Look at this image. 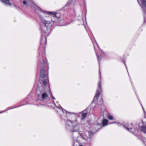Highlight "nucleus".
Wrapping results in <instances>:
<instances>
[{
  "instance_id": "423d86ee",
  "label": "nucleus",
  "mask_w": 146,
  "mask_h": 146,
  "mask_svg": "<svg viewBox=\"0 0 146 146\" xmlns=\"http://www.w3.org/2000/svg\"><path fill=\"white\" fill-rule=\"evenodd\" d=\"M40 76L42 78H45L46 76L44 68H41L40 72Z\"/></svg>"
},
{
  "instance_id": "9d476101",
  "label": "nucleus",
  "mask_w": 146,
  "mask_h": 146,
  "mask_svg": "<svg viewBox=\"0 0 146 146\" xmlns=\"http://www.w3.org/2000/svg\"><path fill=\"white\" fill-rule=\"evenodd\" d=\"M48 96V95L45 92L43 93L42 95V98L43 99L45 100L46 99Z\"/></svg>"
},
{
  "instance_id": "4468645a",
  "label": "nucleus",
  "mask_w": 146,
  "mask_h": 146,
  "mask_svg": "<svg viewBox=\"0 0 146 146\" xmlns=\"http://www.w3.org/2000/svg\"><path fill=\"white\" fill-rule=\"evenodd\" d=\"M103 104V99L102 98H100V100L97 102V104L99 105H102Z\"/></svg>"
},
{
  "instance_id": "f8f14e48",
  "label": "nucleus",
  "mask_w": 146,
  "mask_h": 146,
  "mask_svg": "<svg viewBox=\"0 0 146 146\" xmlns=\"http://www.w3.org/2000/svg\"><path fill=\"white\" fill-rule=\"evenodd\" d=\"M108 122V120L106 119H104L102 121V126H104L107 125Z\"/></svg>"
},
{
  "instance_id": "0eeeda50",
  "label": "nucleus",
  "mask_w": 146,
  "mask_h": 146,
  "mask_svg": "<svg viewBox=\"0 0 146 146\" xmlns=\"http://www.w3.org/2000/svg\"><path fill=\"white\" fill-rule=\"evenodd\" d=\"M0 1L5 5H9V0H0Z\"/></svg>"
},
{
  "instance_id": "f257e3e1",
  "label": "nucleus",
  "mask_w": 146,
  "mask_h": 146,
  "mask_svg": "<svg viewBox=\"0 0 146 146\" xmlns=\"http://www.w3.org/2000/svg\"><path fill=\"white\" fill-rule=\"evenodd\" d=\"M41 30V35L40 47L42 46L45 49V45L46 44V37L49 35L50 32V28H42Z\"/></svg>"
},
{
  "instance_id": "ddd939ff",
  "label": "nucleus",
  "mask_w": 146,
  "mask_h": 146,
  "mask_svg": "<svg viewBox=\"0 0 146 146\" xmlns=\"http://www.w3.org/2000/svg\"><path fill=\"white\" fill-rule=\"evenodd\" d=\"M44 22L45 23V27H48L51 26H49V25L50 23V21L45 20L44 21Z\"/></svg>"
},
{
  "instance_id": "6ab92c4d",
  "label": "nucleus",
  "mask_w": 146,
  "mask_h": 146,
  "mask_svg": "<svg viewBox=\"0 0 146 146\" xmlns=\"http://www.w3.org/2000/svg\"><path fill=\"white\" fill-rule=\"evenodd\" d=\"M108 118L109 119L112 120L113 119V118L112 116H111V115H109L108 116Z\"/></svg>"
},
{
  "instance_id": "6e6552de",
  "label": "nucleus",
  "mask_w": 146,
  "mask_h": 146,
  "mask_svg": "<svg viewBox=\"0 0 146 146\" xmlns=\"http://www.w3.org/2000/svg\"><path fill=\"white\" fill-rule=\"evenodd\" d=\"M123 126L124 128H125L127 130L130 131L131 132L133 133V131H131V130L132 129V124L130 125L127 127H125L124 126Z\"/></svg>"
},
{
  "instance_id": "dca6fc26",
  "label": "nucleus",
  "mask_w": 146,
  "mask_h": 146,
  "mask_svg": "<svg viewBox=\"0 0 146 146\" xmlns=\"http://www.w3.org/2000/svg\"><path fill=\"white\" fill-rule=\"evenodd\" d=\"M42 83L44 86H45L47 84V81L46 79H43L42 80Z\"/></svg>"
},
{
  "instance_id": "393cba45",
  "label": "nucleus",
  "mask_w": 146,
  "mask_h": 146,
  "mask_svg": "<svg viewBox=\"0 0 146 146\" xmlns=\"http://www.w3.org/2000/svg\"><path fill=\"white\" fill-rule=\"evenodd\" d=\"M5 111H1V112H0V113H2L3 112H4Z\"/></svg>"
},
{
  "instance_id": "a878e982",
  "label": "nucleus",
  "mask_w": 146,
  "mask_h": 146,
  "mask_svg": "<svg viewBox=\"0 0 146 146\" xmlns=\"http://www.w3.org/2000/svg\"><path fill=\"white\" fill-rule=\"evenodd\" d=\"M16 8L17 9H20V8L19 7H16Z\"/></svg>"
},
{
  "instance_id": "7ed1b4c3",
  "label": "nucleus",
  "mask_w": 146,
  "mask_h": 146,
  "mask_svg": "<svg viewBox=\"0 0 146 146\" xmlns=\"http://www.w3.org/2000/svg\"><path fill=\"white\" fill-rule=\"evenodd\" d=\"M35 11L39 15L40 18L42 19V17H41V14L39 13V12L40 13L42 12L44 14H52L53 15V18L54 19H55V20H53V19H52L51 20L53 22H56L58 21V19L60 18V17L59 16L60 15V13H55L52 12H48L47 11H45L42 10L40 8L38 7L37 9H36Z\"/></svg>"
},
{
  "instance_id": "412c9836",
  "label": "nucleus",
  "mask_w": 146,
  "mask_h": 146,
  "mask_svg": "<svg viewBox=\"0 0 146 146\" xmlns=\"http://www.w3.org/2000/svg\"><path fill=\"white\" fill-rule=\"evenodd\" d=\"M50 96H52V98L53 99V100L55 99V98L53 96H52V94L51 93V94Z\"/></svg>"
},
{
  "instance_id": "1a4fd4ad",
  "label": "nucleus",
  "mask_w": 146,
  "mask_h": 146,
  "mask_svg": "<svg viewBox=\"0 0 146 146\" xmlns=\"http://www.w3.org/2000/svg\"><path fill=\"white\" fill-rule=\"evenodd\" d=\"M88 114V113H84V112L83 111L82 113V116L81 117V120H83L86 117L87 115Z\"/></svg>"
},
{
  "instance_id": "2eb2a0df",
  "label": "nucleus",
  "mask_w": 146,
  "mask_h": 146,
  "mask_svg": "<svg viewBox=\"0 0 146 146\" xmlns=\"http://www.w3.org/2000/svg\"><path fill=\"white\" fill-rule=\"evenodd\" d=\"M76 0H70L69 1L66 5H68L70 4H72V3H74Z\"/></svg>"
},
{
  "instance_id": "f03ea898",
  "label": "nucleus",
  "mask_w": 146,
  "mask_h": 146,
  "mask_svg": "<svg viewBox=\"0 0 146 146\" xmlns=\"http://www.w3.org/2000/svg\"><path fill=\"white\" fill-rule=\"evenodd\" d=\"M66 128L71 132H77L80 129L79 125L76 121H71L68 120L66 122Z\"/></svg>"
},
{
  "instance_id": "cd10ccee",
  "label": "nucleus",
  "mask_w": 146,
  "mask_h": 146,
  "mask_svg": "<svg viewBox=\"0 0 146 146\" xmlns=\"http://www.w3.org/2000/svg\"><path fill=\"white\" fill-rule=\"evenodd\" d=\"M144 113H145V115L146 116V113H145V112H144Z\"/></svg>"
},
{
  "instance_id": "5701e85b",
  "label": "nucleus",
  "mask_w": 146,
  "mask_h": 146,
  "mask_svg": "<svg viewBox=\"0 0 146 146\" xmlns=\"http://www.w3.org/2000/svg\"><path fill=\"white\" fill-rule=\"evenodd\" d=\"M75 143H76V144H78V142H76L75 143L74 142L73 143V146H75Z\"/></svg>"
},
{
  "instance_id": "aec40b11",
  "label": "nucleus",
  "mask_w": 146,
  "mask_h": 146,
  "mask_svg": "<svg viewBox=\"0 0 146 146\" xmlns=\"http://www.w3.org/2000/svg\"><path fill=\"white\" fill-rule=\"evenodd\" d=\"M40 91L37 90L36 91L38 97H39L40 95Z\"/></svg>"
},
{
  "instance_id": "bb28decb",
  "label": "nucleus",
  "mask_w": 146,
  "mask_h": 146,
  "mask_svg": "<svg viewBox=\"0 0 146 146\" xmlns=\"http://www.w3.org/2000/svg\"><path fill=\"white\" fill-rule=\"evenodd\" d=\"M123 63H124V64H125V65L126 66L125 62L124 61H123Z\"/></svg>"
},
{
  "instance_id": "9b49d317",
  "label": "nucleus",
  "mask_w": 146,
  "mask_h": 146,
  "mask_svg": "<svg viewBox=\"0 0 146 146\" xmlns=\"http://www.w3.org/2000/svg\"><path fill=\"white\" fill-rule=\"evenodd\" d=\"M141 131L145 133H146V125H143L141 127Z\"/></svg>"
},
{
  "instance_id": "c85d7f7f",
  "label": "nucleus",
  "mask_w": 146,
  "mask_h": 146,
  "mask_svg": "<svg viewBox=\"0 0 146 146\" xmlns=\"http://www.w3.org/2000/svg\"><path fill=\"white\" fill-rule=\"evenodd\" d=\"M79 146H83L82 145H79Z\"/></svg>"
},
{
  "instance_id": "39448f33",
  "label": "nucleus",
  "mask_w": 146,
  "mask_h": 146,
  "mask_svg": "<svg viewBox=\"0 0 146 146\" xmlns=\"http://www.w3.org/2000/svg\"><path fill=\"white\" fill-rule=\"evenodd\" d=\"M101 86V81L100 80L98 83V89H97L96 91L95 97L93 101H96L100 96V92L102 91Z\"/></svg>"
},
{
  "instance_id": "20e7f679",
  "label": "nucleus",
  "mask_w": 146,
  "mask_h": 146,
  "mask_svg": "<svg viewBox=\"0 0 146 146\" xmlns=\"http://www.w3.org/2000/svg\"><path fill=\"white\" fill-rule=\"evenodd\" d=\"M79 135L83 139L87 141H88L90 142L91 138L93 134L92 131H88L86 133L85 135L81 133H79Z\"/></svg>"
},
{
  "instance_id": "c756f323",
  "label": "nucleus",
  "mask_w": 146,
  "mask_h": 146,
  "mask_svg": "<svg viewBox=\"0 0 146 146\" xmlns=\"http://www.w3.org/2000/svg\"><path fill=\"white\" fill-rule=\"evenodd\" d=\"M143 110L144 111V109L143 108Z\"/></svg>"
},
{
  "instance_id": "b1692460",
  "label": "nucleus",
  "mask_w": 146,
  "mask_h": 146,
  "mask_svg": "<svg viewBox=\"0 0 146 146\" xmlns=\"http://www.w3.org/2000/svg\"><path fill=\"white\" fill-rule=\"evenodd\" d=\"M62 110L63 111V112H64V111H66V110H65L63 108H62Z\"/></svg>"
},
{
  "instance_id": "4be33fe9",
  "label": "nucleus",
  "mask_w": 146,
  "mask_h": 146,
  "mask_svg": "<svg viewBox=\"0 0 146 146\" xmlns=\"http://www.w3.org/2000/svg\"><path fill=\"white\" fill-rule=\"evenodd\" d=\"M97 125L98 126H101V123H98L97 124Z\"/></svg>"
},
{
  "instance_id": "f3484780",
  "label": "nucleus",
  "mask_w": 146,
  "mask_h": 146,
  "mask_svg": "<svg viewBox=\"0 0 146 146\" xmlns=\"http://www.w3.org/2000/svg\"><path fill=\"white\" fill-rule=\"evenodd\" d=\"M96 55L97 56V57L98 58V61L99 62V63H100V61L101 60V58L98 55V54L96 53Z\"/></svg>"
},
{
  "instance_id": "7c9ffc66",
  "label": "nucleus",
  "mask_w": 146,
  "mask_h": 146,
  "mask_svg": "<svg viewBox=\"0 0 146 146\" xmlns=\"http://www.w3.org/2000/svg\"><path fill=\"white\" fill-rule=\"evenodd\" d=\"M60 108H61L62 109V107H61Z\"/></svg>"
},
{
  "instance_id": "a211bd4d",
  "label": "nucleus",
  "mask_w": 146,
  "mask_h": 146,
  "mask_svg": "<svg viewBox=\"0 0 146 146\" xmlns=\"http://www.w3.org/2000/svg\"><path fill=\"white\" fill-rule=\"evenodd\" d=\"M23 3L24 5H25L27 7H28V5L27 4V1H23Z\"/></svg>"
},
{
  "instance_id": "2f4dec72",
  "label": "nucleus",
  "mask_w": 146,
  "mask_h": 146,
  "mask_svg": "<svg viewBox=\"0 0 146 146\" xmlns=\"http://www.w3.org/2000/svg\"><path fill=\"white\" fill-rule=\"evenodd\" d=\"M31 2V0H29Z\"/></svg>"
}]
</instances>
